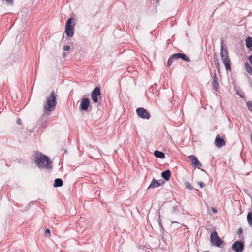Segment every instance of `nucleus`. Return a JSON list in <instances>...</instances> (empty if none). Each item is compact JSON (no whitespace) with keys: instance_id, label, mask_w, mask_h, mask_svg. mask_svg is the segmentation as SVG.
I'll use <instances>...</instances> for the list:
<instances>
[{"instance_id":"412c9836","label":"nucleus","mask_w":252,"mask_h":252,"mask_svg":"<svg viewBox=\"0 0 252 252\" xmlns=\"http://www.w3.org/2000/svg\"><path fill=\"white\" fill-rule=\"evenodd\" d=\"M219 237L217 232L216 231H214L212 233H211L210 235V242L211 243H213L214 240L216 239Z\"/></svg>"},{"instance_id":"ddd939ff","label":"nucleus","mask_w":252,"mask_h":252,"mask_svg":"<svg viewBox=\"0 0 252 252\" xmlns=\"http://www.w3.org/2000/svg\"><path fill=\"white\" fill-rule=\"evenodd\" d=\"M160 185L161 183L159 181H157L155 178H153L148 187V189L157 188Z\"/></svg>"},{"instance_id":"f3484780","label":"nucleus","mask_w":252,"mask_h":252,"mask_svg":"<svg viewBox=\"0 0 252 252\" xmlns=\"http://www.w3.org/2000/svg\"><path fill=\"white\" fill-rule=\"evenodd\" d=\"M154 155L157 158H159L161 159H163L165 158V154L163 152L156 150L154 152Z\"/></svg>"},{"instance_id":"20e7f679","label":"nucleus","mask_w":252,"mask_h":252,"mask_svg":"<svg viewBox=\"0 0 252 252\" xmlns=\"http://www.w3.org/2000/svg\"><path fill=\"white\" fill-rule=\"evenodd\" d=\"M73 20L74 19L72 18H70L67 20L66 23L65 32L66 35L68 37H72L74 34L73 29L75 26V24L74 23L73 25L71 26V23Z\"/></svg>"},{"instance_id":"5701e85b","label":"nucleus","mask_w":252,"mask_h":252,"mask_svg":"<svg viewBox=\"0 0 252 252\" xmlns=\"http://www.w3.org/2000/svg\"><path fill=\"white\" fill-rule=\"evenodd\" d=\"M174 60H176L175 57H173V54L169 58L168 60V62H167V65L168 66V67H170L173 62V61Z\"/></svg>"},{"instance_id":"b1692460","label":"nucleus","mask_w":252,"mask_h":252,"mask_svg":"<svg viewBox=\"0 0 252 252\" xmlns=\"http://www.w3.org/2000/svg\"><path fill=\"white\" fill-rule=\"evenodd\" d=\"M158 221L159 226V227L160 228V230H161V232H163V231H164V229L163 228V225H162V222H161V219L160 218L159 213L158 214Z\"/></svg>"},{"instance_id":"6e6552de","label":"nucleus","mask_w":252,"mask_h":252,"mask_svg":"<svg viewBox=\"0 0 252 252\" xmlns=\"http://www.w3.org/2000/svg\"><path fill=\"white\" fill-rule=\"evenodd\" d=\"M190 160L191 164L195 167L200 168L202 166L201 163L199 161L197 158L193 156L190 155L188 157Z\"/></svg>"},{"instance_id":"e433bc0d","label":"nucleus","mask_w":252,"mask_h":252,"mask_svg":"<svg viewBox=\"0 0 252 252\" xmlns=\"http://www.w3.org/2000/svg\"><path fill=\"white\" fill-rule=\"evenodd\" d=\"M217 66H219V63L218 62L217 63Z\"/></svg>"},{"instance_id":"aec40b11","label":"nucleus","mask_w":252,"mask_h":252,"mask_svg":"<svg viewBox=\"0 0 252 252\" xmlns=\"http://www.w3.org/2000/svg\"><path fill=\"white\" fill-rule=\"evenodd\" d=\"M63 185V182L62 179L60 178H57L54 181V187H60Z\"/></svg>"},{"instance_id":"6ab92c4d","label":"nucleus","mask_w":252,"mask_h":252,"mask_svg":"<svg viewBox=\"0 0 252 252\" xmlns=\"http://www.w3.org/2000/svg\"><path fill=\"white\" fill-rule=\"evenodd\" d=\"M246 46L247 48L252 47V37H248L245 39Z\"/></svg>"},{"instance_id":"f03ea898","label":"nucleus","mask_w":252,"mask_h":252,"mask_svg":"<svg viewBox=\"0 0 252 252\" xmlns=\"http://www.w3.org/2000/svg\"><path fill=\"white\" fill-rule=\"evenodd\" d=\"M33 157L36 165L39 168H52V162L50 161L49 157L39 152H35Z\"/></svg>"},{"instance_id":"f257e3e1","label":"nucleus","mask_w":252,"mask_h":252,"mask_svg":"<svg viewBox=\"0 0 252 252\" xmlns=\"http://www.w3.org/2000/svg\"><path fill=\"white\" fill-rule=\"evenodd\" d=\"M56 104V95L55 92L53 91L51 92L50 95L46 97L44 102V113L41 116L40 120L41 123H45L47 121L50 115L49 112L53 111L55 109Z\"/></svg>"},{"instance_id":"39448f33","label":"nucleus","mask_w":252,"mask_h":252,"mask_svg":"<svg viewBox=\"0 0 252 252\" xmlns=\"http://www.w3.org/2000/svg\"><path fill=\"white\" fill-rule=\"evenodd\" d=\"M244 248V242L241 240L235 241L232 245V249L235 252H242Z\"/></svg>"},{"instance_id":"423d86ee","label":"nucleus","mask_w":252,"mask_h":252,"mask_svg":"<svg viewBox=\"0 0 252 252\" xmlns=\"http://www.w3.org/2000/svg\"><path fill=\"white\" fill-rule=\"evenodd\" d=\"M136 113L139 117L143 119H149L151 117L150 114L142 107L137 108Z\"/></svg>"},{"instance_id":"72a5a7b5","label":"nucleus","mask_w":252,"mask_h":252,"mask_svg":"<svg viewBox=\"0 0 252 252\" xmlns=\"http://www.w3.org/2000/svg\"><path fill=\"white\" fill-rule=\"evenodd\" d=\"M63 58H64V57H66V53H65V52H63Z\"/></svg>"},{"instance_id":"2f4dec72","label":"nucleus","mask_w":252,"mask_h":252,"mask_svg":"<svg viewBox=\"0 0 252 252\" xmlns=\"http://www.w3.org/2000/svg\"><path fill=\"white\" fill-rule=\"evenodd\" d=\"M16 123L18 124V125H21V121L20 119H17V120H16Z\"/></svg>"},{"instance_id":"f704fd0d","label":"nucleus","mask_w":252,"mask_h":252,"mask_svg":"<svg viewBox=\"0 0 252 252\" xmlns=\"http://www.w3.org/2000/svg\"><path fill=\"white\" fill-rule=\"evenodd\" d=\"M155 1L156 2H158V0H155Z\"/></svg>"},{"instance_id":"bb28decb","label":"nucleus","mask_w":252,"mask_h":252,"mask_svg":"<svg viewBox=\"0 0 252 252\" xmlns=\"http://www.w3.org/2000/svg\"><path fill=\"white\" fill-rule=\"evenodd\" d=\"M185 186L187 189H188L189 190H192V187L189 182H186L185 183Z\"/></svg>"},{"instance_id":"c85d7f7f","label":"nucleus","mask_w":252,"mask_h":252,"mask_svg":"<svg viewBox=\"0 0 252 252\" xmlns=\"http://www.w3.org/2000/svg\"><path fill=\"white\" fill-rule=\"evenodd\" d=\"M198 184L200 186L201 188H203L205 186V184L201 181L198 182Z\"/></svg>"},{"instance_id":"a211bd4d","label":"nucleus","mask_w":252,"mask_h":252,"mask_svg":"<svg viewBox=\"0 0 252 252\" xmlns=\"http://www.w3.org/2000/svg\"><path fill=\"white\" fill-rule=\"evenodd\" d=\"M250 211L249 212L247 218L249 224L252 226V211L251 209H249Z\"/></svg>"},{"instance_id":"0eeeda50","label":"nucleus","mask_w":252,"mask_h":252,"mask_svg":"<svg viewBox=\"0 0 252 252\" xmlns=\"http://www.w3.org/2000/svg\"><path fill=\"white\" fill-rule=\"evenodd\" d=\"M101 94L100 88L98 87H96L95 89L91 93V98L93 101L96 103L98 102V98L97 97L100 96Z\"/></svg>"},{"instance_id":"393cba45","label":"nucleus","mask_w":252,"mask_h":252,"mask_svg":"<svg viewBox=\"0 0 252 252\" xmlns=\"http://www.w3.org/2000/svg\"><path fill=\"white\" fill-rule=\"evenodd\" d=\"M210 211L214 213H217L218 212V210L214 207H211L210 209L208 208V212L209 214L211 215Z\"/></svg>"},{"instance_id":"1a4fd4ad","label":"nucleus","mask_w":252,"mask_h":252,"mask_svg":"<svg viewBox=\"0 0 252 252\" xmlns=\"http://www.w3.org/2000/svg\"><path fill=\"white\" fill-rule=\"evenodd\" d=\"M90 104L89 99L87 98H83L81 99V103L80 105V109L82 110H87Z\"/></svg>"},{"instance_id":"c9c22d12","label":"nucleus","mask_w":252,"mask_h":252,"mask_svg":"<svg viewBox=\"0 0 252 252\" xmlns=\"http://www.w3.org/2000/svg\"><path fill=\"white\" fill-rule=\"evenodd\" d=\"M137 210L139 212V209L137 207H136Z\"/></svg>"},{"instance_id":"cd10ccee","label":"nucleus","mask_w":252,"mask_h":252,"mask_svg":"<svg viewBox=\"0 0 252 252\" xmlns=\"http://www.w3.org/2000/svg\"><path fill=\"white\" fill-rule=\"evenodd\" d=\"M70 49V47L69 45H65L63 47V50L65 51H69Z\"/></svg>"},{"instance_id":"473e14b6","label":"nucleus","mask_w":252,"mask_h":252,"mask_svg":"<svg viewBox=\"0 0 252 252\" xmlns=\"http://www.w3.org/2000/svg\"><path fill=\"white\" fill-rule=\"evenodd\" d=\"M249 60L250 62H251V64L252 65V55H250L249 57Z\"/></svg>"},{"instance_id":"4be33fe9","label":"nucleus","mask_w":252,"mask_h":252,"mask_svg":"<svg viewBox=\"0 0 252 252\" xmlns=\"http://www.w3.org/2000/svg\"><path fill=\"white\" fill-rule=\"evenodd\" d=\"M245 69L247 72L252 75V68L248 63H246L245 65Z\"/></svg>"},{"instance_id":"c756f323","label":"nucleus","mask_w":252,"mask_h":252,"mask_svg":"<svg viewBox=\"0 0 252 252\" xmlns=\"http://www.w3.org/2000/svg\"><path fill=\"white\" fill-rule=\"evenodd\" d=\"M243 233V229L242 228H239L237 230L238 235H240Z\"/></svg>"},{"instance_id":"2eb2a0df","label":"nucleus","mask_w":252,"mask_h":252,"mask_svg":"<svg viewBox=\"0 0 252 252\" xmlns=\"http://www.w3.org/2000/svg\"><path fill=\"white\" fill-rule=\"evenodd\" d=\"M223 241L221 239L220 237L217 238L216 239L214 240L213 243H211L213 246H215L217 247H220L222 245Z\"/></svg>"},{"instance_id":"7ed1b4c3","label":"nucleus","mask_w":252,"mask_h":252,"mask_svg":"<svg viewBox=\"0 0 252 252\" xmlns=\"http://www.w3.org/2000/svg\"><path fill=\"white\" fill-rule=\"evenodd\" d=\"M220 56L223 63H224L226 69L228 70L231 69V63L229 58L227 47L224 48V45L221 41Z\"/></svg>"},{"instance_id":"9b49d317","label":"nucleus","mask_w":252,"mask_h":252,"mask_svg":"<svg viewBox=\"0 0 252 252\" xmlns=\"http://www.w3.org/2000/svg\"><path fill=\"white\" fill-rule=\"evenodd\" d=\"M226 143L223 138L217 136L215 139V145L217 147L220 148L225 145Z\"/></svg>"},{"instance_id":"4c0bfd02","label":"nucleus","mask_w":252,"mask_h":252,"mask_svg":"<svg viewBox=\"0 0 252 252\" xmlns=\"http://www.w3.org/2000/svg\"><path fill=\"white\" fill-rule=\"evenodd\" d=\"M251 245H252V242H251Z\"/></svg>"},{"instance_id":"7c9ffc66","label":"nucleus","mask_w":252,"mask_h":252,"mask_svg":"<svg viewBox=\"0 0 252 252\" xmlns=\"http://www.w3.org/2000/svg\"><path fill=\"white\" fill-rule=\"evenodd\" d=\"M45 235H49L50 234V230L49 229H46L44 232Z\"/></svg>"},{"instance_id":"a878e982","label":"nucleus","mask_w":252,"mask_h":252,"mask_svg":"<svg viewBox=\"0 0 252 252\" xmlns=\"http://www.w3.org/2000/svg\"><path fill=\"white\" fill-rule=\"evenodd\" d=\"M246 105L249 110L252 111V102L251 101H248L246 103Z\"/></svg>"},{"instance_id":"f8f14e48","label":"nucleus","mask_w":252,"mask_h":252,"mask_svg":"<svg viewBox=\"0 0 252 252\" xmlns=\"http://www.w3.org/2000/svg\"><path fill=\"white\" fill-rule=\"evenodd\" d=\"M173 213L176 215H181L185 213L183 206H174Z\"/></svg>"},{"instance_id":"4468645a","label":"nucleus","mask_w":252,"mask_h":252,"mask_svg":"<svg viewBox=\"0 0 252 252\" xmlns=\"http://www.w3.org/2000/svg\"><path fill=\"white\" fill-rule=\"evenodd\" d=\"M162 177L166 181H169L171 176V172L169 170H166L161 173Z\"/></svg>"},{"instance_id":"dca6fc26","label":"nucleus","mask_w":252,"mask_h":252,"mask_svg":"<svg viewBox=\"0 0 252 252\" xmlns=\"http://www.w3.org/2000/svg\"><path fill=\"white\" fill-rule=\"evenodd\" d=\"M213 80L212 82L213 88L215 91H217L218 89L219 84L217 81L216 72H214L213 76Z\"/></svg>"},{"instance_id":"9d476101","label":"nucleus","mask_w":252,"mask_h":252,"mask_svg":"<svg viewBox=\"0 0 252 252\" xmlns=\"http://www.w3.org/2000/svg\"><path fill=\"white\" fill-rule=\"evenodd\" d=\"M173 57H175L176 59L181 58L184 61L187 62H189L190 60L189 57H188L186 54L184 53H178L173 54Z\"/></svg>"}]
</instances>
